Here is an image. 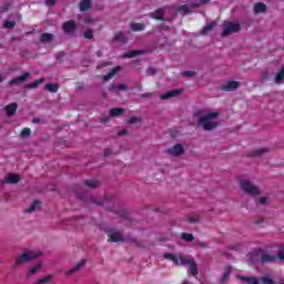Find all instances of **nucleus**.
<instances>
[{"instance_id": "f257e3e1", "label": "nucleus", "mask_w": 284, "mask_h": 284, "mask_svg": "<svg viewBox=\"0 0 284 284\" xmlns=\"http://www.w3.org/2000/svg\"><path fill=\"white\" fill-rule=\"evenodd\" d=\"M75 196L79 201H83V203H93L94 205H98V207H104L106 212H113V214H116V216H120L122 220L128 216V213L124 210H114V206H105L108 205V197H99L87 191H78Z\"/></svg>"}, {"instance_id": "f03ea898", "label": "nucleus", "mask_w": 284, "mask_h": 284, "mask_svg": "<svg viewBox=\"0 0 284 284\" xmlns=\"http://www.w3.org/2000/svg\"><path fill=\"white\" fill-rule=\"evenodd\" d=\"M219 116V112L206 113L204 116L197 120V128H202L204 132H212L213 130H216V128H219V122H216Z\"/></svg>"}, {"instance_id": "7ed1b4c3", "label": "nucleus", "mask_w": 284, "mask_h": 284, "mask_svg": "<svg viewBox=\"0 0 284 284\" xmlns=\"http://www.w3.org/2000/svg\"><path fill=\"white\" fill-rule=\"evenodd\" d=\"M240 187L241 191L245 194H248V196H258L261 195V189L255 185L254 182L251 180H240Z\"/></svg>"}, {"instance_id": "20e7f679", "label": "nucleus", "mask_w": 284, "mask_h": 284, "mask_svg": "<svg viewBox=\"0 0 284 284\" xmlns=\"http://www.w3.org/2000/svg\"><path fill=\"white\" fill-rule=\"evenodd\" d=\"M42 255H43L42 252H34V251L23 252L21 256H19L16 260V265H23L26 263H30V261H37V258H39V256H42Z\"/></svg>"}, {"instance_id": "39448f33", "label": "nucleus", "mask_w": 284, "mask_h": 284, "mask_svg": "<svg viewBox=\"0 0 284 284\" xmlns=\"http://www.w3.org/2000/svg\"><path fill=\"white\" fill-rule=\"evenodd\" d=\"M236 32H241V23L236 22H225L224 30L221 33L222 39L230 37L231 34H236Z\"/></svg>"}, {"instance_id": "423d86ee", "label": "nucleus", "mask_w": 284, "mask_h": 284, "mask_svg": "<svg viewBox=\"0 0 284 284\" xmlns=\"http://www.w3.org/2000/svg\"><path fill=\"white\" fill-rule=\"evenodd\" d=\"M105 232L109 236L108 243H125V237H123V231L108 229Z\"/></svg>"}, {"instance_id": "0eeeda50", "label": "nucleus", "mask_w": 284, "mask_h": 284, "mask_svg": "<svg viewBox=\"0 0 284 284\" xmlns=\"http://www.w3.org/2000/svg\"><path fill=\"white\" fill-rule=\"evenodd\" d=\"M62 30L64 34H70L71 37H74V32H77V21L74 20H68L62 24Z\"/></svg>"}, {"instance_id": "6e6552de", "label": "nucleus", "mask_w": 284, "mask_h": 284, "mask_svg": "<svg viewBox=\"0 0 284 284\" xmlns=\"http://www.w3.org/2000/svg\"><path fill=\"white\" fill-rule=\"evenodd\" d=\"M166 154L170 156H182V154H185V149L183 148V144L176 143L172 148L166 150Z\"/></svg>"}, {"instance_id": "1a4fd4ad", "label": "nucleus", "mask_w": 284, "mask_h": 284, "mask_svg": "<svg viewBox=\"0 0 284 284\" xmlns=\"http://www.w3.org/2000/svg\"><path fill=\"white\" fill-rule=\"evenodd\" d=\"M263 256V248H257L247 254L248 263H261Z\"/></svg>"}, {"instance_id": "9d476101", "label": "nucleus", "mask_w": 284, "mask_h": 284, "mask_svg": "<svg viewBox=\"0 0 284 284\" xmlns=\"http://www.w3.org/2000/svg\"><path fill=\"white\" fill-rule=\"evenodd\" d=\"M239 88H241V82L231 80L223 84L221 90L223 92H234V90H239Z\"/></svg>"}, {"instance_id": "9b49d317", "label": "nucleus", "mask_w": 284, "mask_h": 284, "mask_svg": "<svg viewBox=\"0 0 284 284\" xmlns=\"http://www.w3.org/2000/svg\"><path fill=\"white\" fill-rule=\"evenodd\" d=\"M183 94V89H174L168 91L166 93L160 95L161 101H168L169 99H174L176 97H181Z\"/></svg>"}, {"instance_id": "f8f14e48", "label": "nucleus", "mask_w": 284, "mask_h": 284, "mask_svg": "<svg viewBox=\"0 0 284 284\" xmlns=\"http://www.w3.org/2000/svg\"><path fill=\"white\" fill-rule=\"evenodd\" d=\"M21 181V176L14 173H8L4 178V181L1 182V185H6V183H11L12 185H17Z\"/></svg>"}, {"instance_id": "ddd939ff", "label": "nucleus", "mask_w": 284, "mask_h": 284, "mask_svg": "<svg viewBox=\"0 0 284 284\" xmlns=\"http://www.w3.org/2000/svg\"><path fill=\"white\" fill-rule=\"evenodd\" d=\"M27 79H30V73L28 72L10 80L9 85H19V83H26Z\"/></svg>"}, {"instance_id": "4468645a", "label": "nucleus", "mask_w": 284, "mask_h": 284, "mask_svg": "<svg viewBox=\"0 0 284 284\" xmlns=\"http://www.w3.org/2000/svg\"><path fill=\"white\" fill-rule=\"evenodd\" d=\"M276 261V256L272 254H267V252L262 251V260L261 265H267V263H274Z\"/></svg>"}, {"instance_id": "2eb2a0df", "label": "nucleus", "mask_w": 284, "mask_h": 284, "mask_svg": "<svg viewBox=\"0 0 284 284\" xmlns=\"http://www.w3.org/2000/svg\"><path fill=\"white\" fill-rule=\"evenodd\" d=\"M268 152H271L270 148H262V149H256V150H253L248 153V156L255 159V158H258V156H263L265 154H268Z\"/></svg>"}, {"instance_id": "dca6fc26", "label": "nucleus", "mask_w": 284, "mask_h": 284, "mask_svg": "<svg viewBox=\"0 0 284 284\" xmlns=\"http://www.w3.org/2000/svg\"><path fill=\"white\" fill-rule=\"evenodd\" d=\"M215 26H216V21L206 22V24L200 31L201 37H205L206 34H210V32L214 30Z\"/></svg>"}, {"instance_id": "f3484780", "label": "nucleus", "mask_w": 284, "mask_h": 284, "mask_svg": "<svg viewBox=\"0 0 284 284\" xmlns=\"http://www.w3.org/2000/svg\"><path fill=\"white\" fill-rule=\"evenodd\" d=\"M83 183L89 190H99L101 187V181L99 180H84Z\"/></svg>"}, {"instance_id": "a211bd4d", "label": "nucleus", "mask_w": 284, "mask_h": 284, "mask_svg": "<svg viewBox=\"0 0 284 284\" xmlns=\"http://www.w3.org/2000/svg\"><path fill=\"white\" fill-rule=\"evenodd\" d=\"M85 267V260H81L78 264L74 265L71 270L65 272L67 276H71V274H77L79 270H83Z\"/></svg>"}, {"instance_id": "6ab92c4d", "label": "nucleus", "mask_w": 284, "mask_h": 284, "mask_svg": "<svg viewBox=\"0 0 284 284\" xmlns=\"http://www.w3.org/2000/svg\"><path fill=\"white\" fill-rule=\"evenodd\" d=\"M124 243H129V245H136L140 250H145L148 247L144 243L139 242L136 237H126L124 239Z\"/></svg>"}, {"instance_id": "aec40b11", "label": "nucleus", "mask_w": 284, "mask_h": 284, "mask_svg": "<svg viewBox=\"0 0 284 284\" xmlns=\"http://www.w3.org/2000/svg\"><path fill=\"white\" fill-rule=\"evenodd\" d=\"M163 14H165V9H158L154 12L149 13V17H151V19H156L158 21H165Z\"/></svg>"}, {"instance_id": "412c9836", "label": "nucleus", "mask_w": 284, "mask_h": 284, "mask_svg": "<svg viewBox=\"0 0 284 284\" xmlns=\"http://www.w3.org/2000/svg\"><path fill=\"white\" fill-rule=\"evenodd\" d=\"M41 211V201L34 200L31 206L24 210L26 214H32V212Z\"/></svg>"}, {"instance_id": "4be33fe9", "label": "nucleus", "mask_w": 284, "mask_h": 284, "mask_svg": "<svg viewBox=\"0 0 284 284\" xmlns=\"http://www.w3.org/2000/svg\"><path fill=\"white\" fill-rule=\"evenodd\" d=\"M17 108H18L17 102H13V103L7 105L6 106L7 116H9V118L14 116V114H17Z\"/></svg>"}, {"instance_id": "5701e85b", "label": "nucleus", "mask_w": 284, "mask_h": 284, "mask_svg": "<svg viewBox=\"0 0 284 284\" xmlns=\"http://www.w3.org/2000/svg\"><path fill=\"white\" fill-rule=\"evenodd\" d=\"M52 41H54V34L48 32L40 34V43H52Z\"/></svg>"}, {"instance_id": "b1692460", "label": "nucleus", "mask_w": 284, "mask_h": 284, "mask_svg": "<svg viewBox=\"0 0 284 284\" xmlns=\"http://www.w3.org/2000/svg\"><path fill=\"white\" fill-rule=\"evenodd\" d=\"M239 281H243L244 283L247 284H261V282L258 281V277H247V276H243V275H237Z\"/></svg>"}, {"instance_id": "393cba45", "label": "nucleus", "mask_w": 284, "mask_h": 284, "mask_svg": "<svg viewBox=\"0 0 284 284\" xmlns=\"http://www.w3.org/2000/svg\"><path fill=\"white\" fill-rule=\"evenodd\" d=\"M80 12H88L92 8V0H82L79 3Z\"/></svg>"}, {"instance_id": "a878e982", "label": "nucleus", "mask_w": 284, "mask_h": 284, "mask_svg": "<svg viewBox=\"0 0 284 284\" xmlns=\"http://www.w3.org/2000/svg\"><path fill=\"white\" fill-rule=\"evenodd\" d=\"M254 13L255 14H261L263 12H267V6H265V3L263 2H257L254 4Z\"/></svg>"}, {"instance_id": "bb28decb", "label": "nucleus", "mask_w": 284, "mask_h": 284, "mask_svg": "<svg viewBox=\"0 0 284 284\" xmlns=\"http://www.w3.org/2000/svg\"><path fill=\"white\" fill-rule=\"evenodd\" d=\"M41 267H43V262L38 263L36 266L30 268L29 273H27V278H30V276H34V274H39L41 272Z\"/></svg>"}, {"instance_id": "cd10ccee", "label": "nucleus", "mask_w": 284, "mask_h": 284, "mask_svg": "<svg viewBox=\"0 0 284 284\" xmlns=\"http://www.w3.org/2000/svg\"><path fill=\"white\" fill-rule=\"evenodd\" d=\"M45 81L44 78H40L39 80H36L29 84H27L24 88L26 90H34L37 88H39V85H41V83H43Z\"/></svg>"}, {"instance_id": "c85d7f7f", "label": "nucleus", "mask_w": 284, "mask_h": 284, "mask_svg": "<svg viewBox=\"0 0 284 284\" xmlns=\"http://www.w3.org/2000/svg\"><path fill=\"white\" fill-rule=\"evenodd\" d=\"M139 54H143V51L141 50H131L125 53H123V59H134V57H139Z\"/></svg>"}, {"instance_id": "c756f323", "label": "nucleus", "mask_w": 284, "mask_h": 284, "mask_svg": "<svg viewBox=\"0 0 284 284\" xmlns=\"http://www.w3.org/2000/svg\"><path fill=\"white\" fill-rule=\"evenodd\" d=\"M112 41L113 43H128V38L125 37V34H123V32H119L114 36Z\"/></svg>"}, {"instance_id": "7c9ffc66", "label": "nucleus", "mask_w": 284, "mask_h": 284, "mask_svg": "<svg viewBox=\"0 0 284 284\" xmlns=\"http://www.w3.org/2000/svg\"><path fill=\"white\" fill-rule=\"evenodd\" d=\"M189 272L191 276H196L199 274V264L193 260L192 263L189 265Z\"/></svg>"}, {"instance_id": "2f4dec72", "label": "nucleus", "mask_w": 284, "mask_h": 284, "mask_svg": "<svg viewBox=\"0 0 284 284\" xmlns=\"http://www.w3.org/2000/svg\"><path fill=\"white\" fill-rule=\"evenodd\" d=\"M132 32H141L145 30V24L139 22H132L130 26Z\"/></svg>"}, {"instance_id": "473e14b6", "label": "nucleus", "mask_w": 284, "mask_h": 284, "mask_svg": "<svg viewBox=\"0 0 284 284\" xmlns=\"http://www.w3.org/2000/svg\"><path fill=\"white\" fill-rule=\"evenodd\" d=\"M121 72V67H114L111 72L103 77V81H110L114 74H119Z\"/></svg>"}, {"instance_id": "72a5a7b5", "label": "nucleus", "mask_w": 284, "mask_h": 284, "mask_svg": "<svg viewBox=\"0 0 284 284\" xmlns=\"http://www.w3.org/2000/svg\"><path fill=\"white\" fill-rule=\"evenodd\" d=\"M44 90H48V92H51L52 94L59 92V84L57 83H47L44 85Z\"/></svg>"}, {"instance_id": "f704fd0d", "label": "nucleus", "mask_w": 284, "mask_h": 284, "mask_svg": "<svg viewBox=\"0 0 284 284\" xmlns=\"http://www.w3.org/2000/svg\"><path fill=\"white\" fill-rule=\"evenodd\" d=\"M120 223H124L126 227H134L136 220H132V217L126 215L123 220L120 221Z\"/></svg>"}, {"instance_id": "c9c22d12", "label": "nucleus", "mask_w": 284, "mask_h": 284, "mask_svg": "<svg viewBox=\"0 0 284 284\" xmlns=\"http://www.w3.org/2000/svg\"><path fill=\"white\" fill-rule=\"evenodd\" d=\"M125 110L123 108H113L109 111L110 116H121Z\"/></svg>"}, {"instance_id": "e433bc0d", "label": "nucleus", "mask_w": 284, "mask_h": 284, "mask_svg": "<svg viewBox=\"0 0 284 284\" xmlns=\"http://www.w3.org/2000/svg\"><path fill=\"white\" fill-rule=\"evenodd\" d=\"M175 12H182L183 14H192V10L187 4H182L179 8H175Z\"/></svg>"}, {"instance_id": "4c0bfd02", "label": "nucleus", "mask_w": 284, "mask_h": 284, "mask_svg": "<svg viewBox=\"0 0 284 284\" xmlns=\"http://www.w3.org/2000/svg\"><path fill=\"white\" fill-rule=\"evenodd\" d=\"M181 240L186 241V243H192V241H194V235L192 233H182Z\"/></svg>"}, {"instance_id": "58836bf2", "label": "nucleus", "mask_w": 284, "mask_h": 284, "mask_svg": "<svg viewBox=\"0 0 284 284\" xmlns=\"http://www.w3.org/2000/svg\"><path fill=\"white\" fill-rule=\"evenodd\" d=\"M164 258H168L169 261H173L175 265H180L179 258L174 256L172 253H164Z\"/></svg>"}, {"instance_id": "ea45409f", "label": "nucleus", "mask_w": 284, "mask_h": 284, "mask_svg": "<svg viewBox=\"0 0 284 284\" xmlns=\"http://www.w3.org/2000/svg\"><path fill=\"white\" fill-rule=\"evenodd\" d=\"M14 26H17L16 21L6 20L3 23V28H7V30L14 29Z\"/></svg>"}, {"instance_id": "a19ab883", "label": "nucleus", "mask_w": 284, "mask_h": 284, "mask_svg": "<svg viewBox=\"0 0 284 284\" xmlns=\"http://www.w3.org/2000/svg\"><path fill=\"white\" fill-rule=\"evenodd\" d=\"M30 134H32V131L30 130V128H24V129L21 131L20 136H21L22 139H28V136H30Z\"/></svg>"}, {"instance_id": "79ce46f5", "label": "nucleus", "mask_w": 284, "mask_h": 284, "mask_svg": "<svg viewBox=\"0 0 284 284\" xmlns=\"http://www.w3.org/2000/svg\"><path fill=\"white\" fill-rule=\"evenodd\" d=\"M84 39H89V40L94 39V30L88 29V30L84 32Z\"/></svg>"}, {"instance_id": "37998d69", "label": "nucleus", "mask_w": 284, "mask_h": 284, "mask_svg": "<svg viewBox=\"0 0 284 284\" xmlns=\"http://www.w3.org/2000/svg\"><path fill=\"white\" fill-rule=\"evenodd\" d=\"M193 116L194 119H202V116H205V110H196L194 113H193Z\"/></svg>"}, {"instance_id": "c03bdc74", "label": "nucleus", "mask_w": 284, "mask_h": 284, "mask_svg": "<svg viewBox=\"0 0 284 284\" xmlns=\"http://www.w3.org/2000/svg\"><path fill=\"white\" fill-rule=\"evenodd\" d=\"M126 123H129V125H134V124H136V123H141V118H139V116H132L131 119H129V120L126 121Z\"/></svg>"}, {"instance_id": "a18cd8bd", "label": "nucleus", "mask_w": 284, "mask_h": 284, "mask_svg": "<svg viewBox=\"0 0 284 284\" xmlns=\"http://www.w3.org/2000/svg\"><path fill=\"white\" fill-rule=\"evenodd\" d=\"M261 281H262L263 284H276L274 282V280L271 278L270 276H263V277H261Z\"/></svg>"}, {"instance_id": "49530a36", "label": "nucleus", "mask_w": 284, "mask_h": 284, "mask_svg": "<svg viewBox=\"0 0 284 284\" xmlns=\"http://www.w3.org/2000/svg\"><path fill=\"white\" fill-rule=\"evenodd\" d=\"M182 77L192 79V77H196V71H184L182 72Z\"/></svg>"}, {"instance_id": "de8ad7c7", "label": "nucleus", "mask_w": 284, "mask_h": 284, "mask_svg": "<svg viewBox=\"0 0 284 284\" xmlns=\"http://www.w3.org/2000/svg\"><path fill=\"white\" fill-rule=\"evenodd\" d=\"M230 274H232V271H230V270H227L226 272L223 273L222 278H221L222 284H224L230 278Z\"/></svg>"}, {"instance_id": "09e8293b", "label": "nucleus", "mask_w": 284, "mask_h": 284, "mask_svg": "<svg viewBox=\"0 0 284 284\" xmlns=\"http://www.w3.org/2000/svg\"><path fill=\"white\" fill-rule=\"evenodd\" d=\"M193 261L194 260H192V258L180 257L181 265H190Z\"/></svg>"}, {"instance_id": "8fccbe9b", "label": "nucleus", "mask_w": 284, "mask_h": 284, "mask_svg": "<svg viewBox=\"0 0 284 284\" xmlns=\"http://www.w3.org/2000/svg\"><path fill=\"white\" fill-rule=\"evenodd\" d=\"M146 73L149 77H154L156 74V69L154 67H149Z\"/></svg>"}, {"instance_id": "3c124183", "label": "nucleus", "mask_w": 284, "mask_h": 284, "mask_svg": "<svg viewBox=\"0 0 284 284\" xmlns=\"http://www.w3.org/2000/svg\"><path fill=\"white\" fill-rule=\"evenodd\" d=\"M75 88L79 92H83V90H85V83L83 82H77L75 83Z\"/></svg>"}, {"instance_id": "603ef678", "label": "nucleus", "mask_w": 284, "mask_h": 284, "mask_svg": "<svg viewBox=\"0 0 284 284\" xmlns=\"http://www.w3.org/2000/svg\"><path fill=\"white\" fill-rule=\"evenodd\" d=\"M112 153H113L112 148H105L104 151H103V155H104L105 158L112 156Z\"/></svg>"}, {"instance_id": "864d4df0", "label": "nucleus", "mask_w": 284, "mask_h": 284, "mask_svg": "<svg viewBox=\"0 0 284 284\" xmlns=\"http://www.w3.org/2000/svg\"><path fill=\"white\" fill-rule=\"evenodd\" d=\"M63 57H65V52L60 51L57 53L55 59L57 61H60V63L63 61Z\"/></svg>"}, {"instance_id": "5fc2aeb1", "label": "nucleus", "mask_w": 284, "mask_h": 284, "mask_svg": "<svg viewBox=\"0 0 284 284\" xmlns=\"http://www.w3.org/2000/svg\"><path fill=\"white\" fill-rule=\"evenodd\" d=\"M277 256L280 258V261H284V248L281 247L277 252Z\"/></svg>"}, {"instance_id": "6e6d98bb", "label": "nucleus", "mask_w": 284, "mask_h": 284, "mask_svg": "<svg viewBox=\"0 0 284 284\" xmlns=\"http://www.w3.org/2000/svg\"><path fill=\"white\" fill-rule=\"evenodd\" d=\"M130 134V132L128 130H122V131H119L116 133L118 136H128Z\"/></svg>"}, {"instance_id": "4d7b16f0", "label": "nucleus", "mask_w": 284, "mask_h": 284, "mask_svg": "<svg viewBox=\"0 0 284 284\" xmlns=\"http://www.w3.org/2000/svg\"><path fill=\"white\" fill-rule=\"evenodd\" d=\"M55 4H57V0H45V6H48V8H52Z\"/></svg>"}, {"instance_id": "13d9d810", "label": "nucleus", "mask_w": 284, "mask_h": 284, "mask_svg": "<svg viewBox=\"0 0 284 284\" xmlns=\"http://www.w3.org/2000/svg\"><path fill=\"white\" fill-rule=\"evenodd\" d=\"M189 223H192V224H194V223H201V219H200V217H190V219H189Z\"/></svg>"}, {"instance_id": "bf43d9fd", "label": "nucleus", "mask_w": 284, "mask_h": 284, "mask_svg": "<svg viewBox=\"0 0 284 284\" xmlns=\"http://www.w3.org/2000/svg\"><path fill=\"white\" fill-rule=\"evenodd\" d=\"M260 205H266L267 204V197H260L257 199Z\"/></svg>"}, {"instance_id": "052dcab7", "label": "nucleus", "mask_w": 284, "mask_h": 284, "mask_svg": "<svg viewBox=\"0 0 284 284\" xmlns=\"http://www.w3.org/2000/svg\"><path fill=\"white\" fill-rule=\"evenodd\" d=\"M189 8H193V9L201 8V1L190 3Z\"/></svg>"}, {"instance_id": "680f3d73", "label": "nucleus", "mask_w": 284, "mask_h": 284, "mask_svg": "<svg viewBox=\"0 0 284 284\" xmlns=\"http://www.w3.org/2000/svg\"><path fill=\"white\" fill-rule=\"evenodd\" d=\"M196 245H197V247H202L203 250H205V247H207V244L205 242H201V241H196Z\"/></svg>"}, {"instance_id": "e2e57ef3", "label": "nucleus", "mask_w": 284, "mask_h": 284, "mask_svg": "<svg viewBox=\"0 0 284 284\" xmlns=\"http://www.w3.org/2000/svg\"><path fill=\"white\" fill-rule=\"evenodd\" d=\"M158 30H160V32H161L162 30H170V27H169V26H164V24H160V26L158 27Z\"/></svg>"}, {"instance_id": "0e129e2a", "label": "nucleus", "mask_w": 284, "mask_h": 284, "mask_svg": "<svg viewBox=\"0 0 284 284\" xmlns=\"http://www.w3.org/2000/svg\"><path fill=\"white\" fill-rule=\"evenodd\" d=\"M118 90H128V84H123V83L118 84Z\"/></svg>"}, {"instance_id": "69168bd1", "label": "nucleus", "mask_w": 284, "mask_h": 284, "mask_svg": "<svg viewBox=\"0 0 284 284\" xmlns=\"http://www.w3.org/2000/svg\"><path fill=\"white\" fill-rule=\"evenodd\" d=\"M115 90H119L116 84H111V85L109 87V91H110V92H114Z\"/></svg>"}, {"instance_id": "338daca9", "label": "nucleus", "mask_w": 284, "mask_h": 284, "mask_svg": "<svg viewBox=\"0 0 284 284\" xmlns=\"http://www.w3.org/2000/svg\"><path fill=\"white\" fill-rule=\"evenodd\" d=\"M264 221H265V220H264L263 217H260V219H257V220L254 221V224H255V225H261V223H264Z\"/></svg>"}, {"instance_id": "774afa93", "label": "nucleus", "mask_w": 284, "mask_h": 284, "mask_svg": "<svg viewBox=\"0 0 284 284\" xmlns=\"http://www.w3.org/2000/svg\"><path fill=\"white\" fill-rule=\"evenodd\" d=\"M262 79H263L264 81H267V79H270V73L264 72V73L262 74Z\"/></svg>"}]
</instances>
